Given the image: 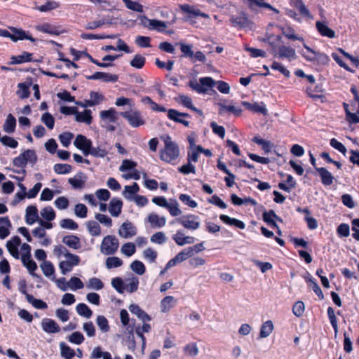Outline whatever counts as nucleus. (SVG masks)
<instances>
[{"instance_id":"1","label":"nucleus","mask_w":359,"mask_h":359,"mask_svg":"<svg viewBox=\"0 0 359 359\" xmlns=\"http://www.w3.org/2000/svg\"><path fill=\"white\" fill-rule=\"evenodd\" d=\"M165 147L159 152L160 159L168 163L175 161L180 155L179 147L175 142L168 137L164 141Z\"/></svg>"},{"instance_id":"2","label":"nucleus","mask_w":359,"mask_h":359,"mask_svg":"<svg viewBox=\"0 0 359 359\" xmlns=\"http://www.w3.org/2000/svg\"><path fill=\"white\" fill-rule=\"evenodd\" d=\"M120 115L125 118L133 128H139L145 125L146 121L140 110L134 109L121 112Z\"/></svg>"},{"instance_id":"3","label":"nucleus","mask_w":359,"mask_h":359,"mask_svg":"<svg viewBox=\"0 0 359 359\" xmlns=\"http://www.w3.org/2000/svg\"><path fill=\"white\" fill-rule=\"evenodd\" d=\"M119 247L118 240L115 236L108 235L104 237L101 246V252L105 255H114L118 250Z\"/></svg>"},{"instance_id":"4","label":"nucleus","mask_w":359,"mask_h":359,"mask_svg":"<svg viewBox=\"0 0 359 359\" xmlns=\"http://www.w3.org/2000/svg\"><path fill=\"white\" fill-rule=\"evenodd\" d=\"M200 83L196 80H190L188 86L198 93H205L209 88L214 86L215 82L211 77H202L199 79Z\"/></svg>"},{"instance_id":"5","label":"nucleus","mask_w":359,"mask_h":359,"mask_svg":"<svg viewBox=\"0 0 359 359\" xmlns=\"http://www.w3.org/2000/svg\"><path fill=\"white\" fill-rule=\"evenodd\" d=\"M177 221L187 229L196 230L200 226L198 217L192 214L178 218L177 219Z\"/></svg>"},{"instance_id":"6","label":"nucleus","mask_w":359,"mask_h":359,"mask_svg":"<svg viewBox=\"0 0 359 359\" xmlns=\"http://www.w3.org/2000/svg\"><path fill=\"white\" fill-rule=\"evenodd\" d=\"M92 144V141L83 135H78L74 142L75 147L83 151L85 156L89 154Z\"/></svg>"},{"instance_id":"7","label":"nucleus","mask_w":359,"mask_h":359,"mask_svg":"<svg viewBox=\"0 0 359 359\" xmlns=\"http://www.w3.org/2000/svg\"><path fill=\"white\" fill-rule=\"evenodd\" d=\"M168 118L176 123H181L184 125L185 127L189 126V121H186L184 119L181 118L180 117L184 118H190L191 116L188 113L180 112L176 109H170L168 110Z\"/></svg>"},{"instance_id":"8","label":"nucleus","mask_w":359,"mask_h":359,"mask_svg":"<svg viewBox=\"0 0 359 359\" xmlns=\"http://www.w3.org/2000/svg\"><path fill=\"white\" fill-rule=\"evenodd\" d=\"M180 10L189 15L188 18L191 17H201L204 19L209 18V15L202 12L199 8L194 6H191L189 4H182L180 6Z\"/></svg>"},{"instance_id":"9","label":"nucleus","mask_w":359,"mask_h":359,"mask_svg":"<svg viewBox=\"0 0 359 359\" xmlns=\"http://www.w3.org/2000/svg\"><path fill=\"white\" fill-rule=\"evenodd\" d=\"M231 25L237 29H243L248 27L250 20L247 13L241 12L238 15H232L229 20Z\"/></svg>"},{"instance_id":"10","label":"nucleus","mask_w":359,"mask_h":359,"mask_svg":"<svg viewBox=\"0 0 359 359\" xmlns=\"http://www.w3.org/2000/svg\"><path fill=\"white\" fill-rule=\"evenodd\" d=\"M42 330L48 334H55L60 331V325L53 319L44 318L41 323Z\"/></svg>"},{"instance_id":"11","label":"nucleus","mask_w":359,"mask_h":359,"mask_svg":"<svg viewBox=\"0 0 359 359\" xmlns=\"http://www.w3.org/2000/svg\"><path fill=\"white\" fill-rule=\"evenodd\" d=\"M86 78L88 80L101 79L103 81L107 82V83H109V82L115 83V82L118 81V75L111 74L106 73V72H97L92 75L86 76Z\"/></svg>"},{"instance_id":"12","label":"nucleus","mask_w":359,"mask_h":359,"mask_svg":"<svg viewBox=\"0 0 359 359\" xmlns=\"http://www.w3.org/2000/svg\"><path fill=\"white\" fill-rule=\"evenodd\" d=\"M118 233L120 236L128 238H131L136 235L137 233V229L136 227L132 224V222L129 221H126L122 224L121 226Z\"/></svg>"},{"instance_id":"13","label":"nucleus","mask_w":359,"mask_h":359,"mask_svg":"<svg viewBox=\"0 0 359 359\" xmlns=\"http://www.w3.org/2000/svg\"><path fill=\"white\" fill-rule=\"evenodd\" d=\"M9 29L12 32V37L11 40L14 42H16L19 40H29L32 42H35L36 39L33 38L32 35H29V33H27L25 30L22 29H18L14 27H11Z\"/></svg>"},{"instance_id":"14","label":"nucleus","mask_w":359,"mask_h":359,"mask_svg":"<svg viewBox=\"0 0 359 359\" xmlns=\"http://www.w3.org/2000/svg\"><path fill=\"white\" fill-rule=\"evenodd\" d=\"M290 5L296 8L302 17L308 19L313 18V15L311 14L309 10L305 6L302 0H292L290 2Z\"/></svg>"},{"instance_id":"15","label":"nucleus","mask_w":359,"mask_h":359,"mask_svg":"<svg viewBox=\"0 0 359 359\" xmlns=\"http://www.w3.org/2000/svg\"><path fill=\"white\" fill-rule=\"evenodd\" d=\"M316 171L318 172L320 177L321 183L324 186H330L333 184L334 177L325 168H316Z\"/></svg>"},{"instance_id":"16","label":"nucleus","mask_w":359,"mask_h":359,"mask_svg":"<svg viewBox=\"0 0 359 359\" xmlns=\"http://www.w3.org/2000/svg\"><path fill=\"white\" fill-rule=\"evenodd\" d=\"M316 27L318 33L323 36L333 39L336 36L335 32L330 28L325 22L317 21L316 22Z\"/></svg>"},{"instance_id":"17","label":"nucleus","mask_w":359,"mask_h":359,"mask_svg":"<svg viewBox=\"0 0 359 359\" xmlns=\"http://www.w3.org/2000/svg\"><path fill=\"white\" fill-rule=\"evenodd\" d=\"M123 201L117 198H112L109 205V211L113 217H118L121 213Z\"/></svg>"},{"instance_id":"18","label":"nucleus","mask_w":359,"mask_h":359,"mask_svg":"<svg viewBox=\"0 0 359 359\" xmlns=\"http://www.w3.org/2000/svg\"><path fill=\"white\" fill-rule=\"evenodd\" d=\"M274 219L279 222H282V219L278 216L273 210L269 211H264L263 212V220L264 222L270 225L271 227L278 229V226L274 221Z\"/></svg>"},{"instance_id":"19","label":"nucleus","mask_w":359,"mask_h":359,"mask_svg":"<svg viewBox=\"0 0 359 359\" xmlns=\"http://www.w3.org/2000/svg\"><path fill=\"white\" fill-rule=\"evenodd\" d=\"M129 311L137 317L142 320L143 322H148L151 320V318L143 309H142L137 304H132L128 307Z\"/></svg>"},{"instance_id":"20","label":"nucleus","mask_w":359,"mask_h":359,"mask_svg":"<svg viewBox=\"0 0 359 359\" xmlns=\"http://www.w3.org/2000/svg\"><path fill=\"white\" fill-rule=\"evenodd\" d=\"M39 219L38 209L35 205H29L26 208L25 221L29 225L33 224Z\"/></svg>"},{"instance_id":"21","label":"nucleus","mask_w":359,"mask_h":359,"mask_svg":"<svg viewBox=\"0 0 359 359\" xmlns=\"http://www.w3.org/2000/svg\"><path fill=\"white\" fill-rule=\"evenodd\" d=\"M62 242L69 248L74 250H79L81 248L80 239L75 235H67L64 236Z\"/></svg>"},{"instance_id":"22","label":"nucleus","mask_w":359,"mask_h":359,"mask_svg":"<svg viewBox=\"0 0 359 359\" xmlns=\"http://www.w3.org/2000/svg\"><path fill=\"white\" fill-rule=\"evenodd\" d=\"M220 220L226 225L234 226L240 229H244L245 228V223L236 218L230 217L226 215H219Z\"/></svg>"},{"instance_id":"23","label":"nucleus","mask_w":359,"mask_h":359,"mask_svg":"<svg viewBox=\"0 0 359 359\" xmlns=\"http://www.w3.org/2000/svg\"><path fill=\"white\" fill-rule=\"evenodd\" d=\"M147 221L151 224L154 228H161L165 225L166 220L164 217H159L156 213H151L147 217Z\"/></svg>"},{"instance_id":"24","label":"nucleus","mask_w":359,"mask_h":359,"mask_svg":"<svg viewBox=\"0 0 359 359\" xmlns=\"http://www.w3.org/2000/svg\"><path fill=\"white\" fill-rule=\"evenodd\" d=\"M16 128V119L12 114H9L3 125L4 132L7 133H13Z\"/></svg>"},{"instance_id":"25","label":"nucleus","mask_w":359,"mask_h":359,"mask_svg":"<svg viewBox=\"0 0 359 359\" xmlns=\"http://www.w3.org/2000/svg\"><path fill=\"white\" fill-rule=\"evenodd\" d=\"M11 65L22 64L29 62L33 60L32 53L24 51L21 55H13L11 57Z\"/></svg>"},{"instance_id":"26","label":"nucleus","mask_w":359,"mask_h":359,"mask_svg":"<svg viewBox=\"0 0 359 359\" xmlns=\"http://www.w3.org/2000/svg\"><path fill=\"white\" fill-rule=\"evenodd\" d=\"M242 105L245 107L247 109L254 112V113H259L265 115L267 112V109L264 106H261L258 103H250L247 101H243L241 102Z\"/></svg>"},{"instance_id":"27","label":"nucleus","mask_w":359,"mask_h":359,"mask_svg":"<svg viewBox=\"0 0 359 359\" xmlns=\"http://www.w3.org/2000/svg\"><path fill=\"white\" fill-rule=\"evenodd\" d=\"M279 57H286L289 60L296 58V53L294 48L285 46H281L278 48Z\"/></svg>"},{"instance_id":"28","label":"nucleus","mask_w":359,"mask_h":359,"mask_svg":"<svg viewBox=\"0 0 359 359\" xmlns=\"http://www.w3.org/2000/svg\"><path fill=\"white\" fill-rule=\"evenodd\" d=\"M36 29L41 32L47 33L50 35H59L60 34L58 27L50 23H44L41 25H39L36 27Z\"/></svg>"},{"instance_id":"29","label":"nucleus","mask_w":359,"mask_h":359,"mask_svg":"<svg viewBox=\"0 0 359 359\" xmlns=\"http://www.w3.org/2000/svg\"><path fill=\"white\" fill-rule=\"evenodd\" d=\"M282 34L287 39L293 40V41L297 40V41H300L302 42L304 41L303 37L296 34L295 30L290 26H287L285 27H283L282 28Z\"/></svg>"},{"instance_id":"30","label":"nucleus","mask_w":359,"mask_h":359,"mask_svg":"<svg viewBox=\"0 0 359 359\" xmlns=\"http://www.w3.org/2000/svg\"><path fill=\"white\" fill-rule=\"evenodd\" d=\"M343 107L345 111L346 114V120L350 123V124H356L359 123V116L356 115L355 113H352L349 107L350 104L344 102Z\"/></svg>"},{"instance_id":"31","label":"nucleus","mask_w":359,"mask_h":359,"mask_svg":"<svg viewBox=\"0 0 359 359\" xmlns=\"http://www.w3.org/2000/svg\"><path fill=\"white\" fill-rule=\"evenodd\" d=\"M139 191L140 187L138 184L137 182H133L131 186H125L123 195L126 199L131 200L133 198V196Z\"/></svg>"},{"instance_id":"32","label":"nucleus","mask_w":359,"mask_h":359,"mask_svg":"<svg viewBox=\"0 0 359 359\" xmlns=\"http://www.w3.org/2000/svg\"><path fill=\"white\" fill-rule=\"evenodd\" d=\"M75 119L77 122L90 124L93 120L91 111L90 109H85L83 113H79L77 111Z\"/></svg>"},{"instance_id":"33","label":"nucleus","mask_w":359,"mask_h":359,"mask_svg":"<svg viewBox=\"0 0 359 359\" xmlns=\"http://www.w3.org/2000/svg\"><path fill=\"white\" fill-rule=\"evenodd\" d=\"M100 118L104 121H109V122L115 123L117 120L116 111L114 108L101 111Z\"/></svg>"},{"instance_id":"34","label":"nucleus","mask_w":359,"mask_h":359,"mask_svg":"<svg viewBox=\"0 0 359 359\" xmlns=\"http://www.w3.org/2000/svg\"><path fill=\"white\" fill-rule=\"evenodd\" d=\"M273 324L271 320L264 322L260 328L259 336L261 338H266L270 335L273 330Z\"/></svg>"},{"instance_id":"35","label":"nucleus","mask_w":359,"mask_h":359,"mask_svg":"<svg viewBox=\"0 0 359 359\" xmlns=\"http://www.w3.org/2000/svg\"><path fill=\"white\" fill-rule=\"evenodd\" d=\"M175 302L172 296H166L161 301V310L162 312L166 313L170 310Z\"/></svg>"},{"instance_id":"36","label":"nucleus","mask_w":359,"mask_h":359,"mask_svg":"<svg viewBox=\"0 0 359 359\" xmlns=\"http://www.w3.org/2000/svg\"><path fill=\"white\" fill-rule=\"evenodd\" d=\"M306 93L309 97L316 99L322 97L323 90L321 87L318 85L315 86H310L306 87Z\"/></svg>"},{"instance_id":"37","label":"nucleus","mask_w":359,"mask_h":359,"mask_svg":"<svg viewBox=\"0 0 359 359\" xmlns=\"http://www.w3.org/2000/svg\"><path fill=\"white\" fill-rule=\"evenodd\" d=\"M151 330V325L146 322H144L142 326L138 325L135 327V331L136 334L142 339V344L146 342V338L144 336V332H149Z\"/></svg>"},{"instance_id":"38","label":"nucleus","mask_w":359,"mask_h":359,"mask_svg":"<svg viewBox=\"0 0 359 359\" xmlns=\"http://www.w3.org/2000/svg\"><path fill=\"white\" fill-rule=\"evenodd\" d=\"M76 309L78 314L81 316L90 318L93 315L92 310L84 303L77 304Z\"/></svg>"},{"instance_id":"39","label":"nucleus","mask_w":359,"mask_h":359,"mask_svg":"<svg viewBox=\"0 0 359 359\" xmlns=\"http://www.w3.org/2000/svg\"><path fill=\"white\" fill-rule=\"evenodd\" d=\"M224 111L232 113L236 116H240L242 114V109L240 107L233 105L220 104L219 114H222Z\"/></svg>"},{"instance_id":"40","label":"nucleus","mask_w":359,"mask_h":359,"mask_svg":"<svg viewBox=\"0 0 359 359\" xmlns=\"http://www.w3.org/2000/svg\"><path fill=\"white\" fill-rule=\"evenodd\" d=\"M61 355L65 359H71L74 357L76 353L74 349L67 346L65 342L60 344Z\"/></svg>"},{"instance_id":"41","label":"nucleus","mask_w":359,"mask_h":359,"mask_svg":"<svg viewBox=\"0 0 359 359\" xmlns=\"http://www.w3.org/2000/svg\"><path fill=\"white\" fill-rule=\"evenodd\" d=\"M27 300L37 309H46L48 307V305L45 302L41 299H35L32 294H27Z\"/></svg>"},{"instance_id":"42","label":"nucleus","mask_w":359,"mask_h":359,"mask_svg":"<svg viewBox=\"0 0 359 359\" xmlns=\"http://www.w3.org/2000/svg\"><path fill=\"white\" fill-rule=\"evenodd\" d=\"M90 102L88 103L90 106H96L104 100V96L97 92L90 91Z\"/></svg>"},{"instance_id":"43","label":"nucleus","mask_w":359,"mask_h":359,"mask_svg":"<svg viewBox=\"0 0 359 359\" xmlns=\"http://www.w3.org/2000/svg\"><path fill=\"white\" fill-rule=\"evenodd\" d=\"M304 48L306 50V52L302 53V55L304 58L309 62L315 63V58L316 57L318 51H316L308 46L306 43H304Z\"/></svg>"},{"instance_id":"44","label":"nucleus","mask_w":359,"mask_h":359,"mask_svg":"<svg viewBox=\"0 0 359 359\" xmlns=\"http://www.w3.org/2000/svg\"><path fill=\"white\" fill-rule=\"evenodd\" d=\"M123 263L122 259L118 257H109L105 262L106 267L109 269L120 267Z\"/></svg>"},{"instance_id":"45","label":"nucleus","mask_w":359,"mask_h":359,"mask_svg":"<svg viewBox=\"0 0 359 359\" xmlns=\"http://www.w3.org/2000/svg\"><path fill=\"white\" fill-rule=\"evenodd\" d=\"M87 228L90 234L93 236H97L101 233V228L99 224L95 221H88L87 222Z\"/></svg>"},{"instance_id":"46","label":"nucleus","mask_w":359,"mask_h":359,"mask_svg":"<svg viewBox=\"0 0 359 359\" xmlns=\"http://www.w3.org/2000/svg\"><path fill=\"white\" fill-rule=\"evenodd\" d=\"M18 90L17 91V95L21 99H25L29 97L30 91L29 85L25 83H20L18 85Z\"/></svg>"},{"instance_id":"47","label":"nucleus","mask_w":359,"mask_h":359,"mask_svg":"<svg viewBox=\"0 0 359 359\" xmlns=\"http://www.w3.org/2000/svg\"><path fill=\"white\" fill-rule=\"evenodd\" d=\"M122 1L125 4L126 7L129 10H131L133 11L139 12V13H142L144 11L143 6L142 4H140L139 2L133 1L132 0H122Z\"/></svg>"},{"instance_id":"48","label":"nucleus","mask_w":359,"mask_h":359,"mask_svg":"<svg viewBox=\"0 0 359 359\" xmlns=\"http://www.w3.org/2000/svg\"><path fill=\"white\" fill-rule=\"evenodd\" d=\"M97 325L102 332H107L110 330L109 321L104 316L100 315L96 319Z\"/></svg>"},{"instance_id":"49","label":"nucleus","mask_w":359,"mask_h":359,"mask_svg":"<svg viewBox=\"0 0 359 359\" xmlns=\"http://www.w3.org/2000/svg\"><path fill=\"white\" fill-rule=\"evenodd\" d=\"M180 50L182 53L181 57H189L191 60H193L194 57V51L192 50L193 45L192 44H185L180 43Z\"/></svg>"},{"instance_id":"50","label":"nucleus","mask_w":359,"mask_h":359,"mask_svg":"<svg viewBox=\"0 0 359 359\" xmlns=\"http://www.w3.org/2000/svg\"><path fill=\"white\" fill-rule=\"evenodd\" d=\"M41 215L44 219L48 222L55 218V212L51 206L43 208L41 211Z\"/></svg>"},{"instance_id":"51","label":"nucleus","mask_w":359,"mask_h":359,"mask_svg":"<svg viewBox=\"0 0 359 359\" xmlns=\"http://www.w3.org/2000/svg\"><path fill=\"white\" fill-rule=\"evenodd\" d=\"M146 59L144 56L136 54L130 64L133 67L136 69H142L145 65Z\"/></svg>"},{"instance_id":"52","label":"nucleus","mask_w":359,"mask_h":359,"mask_svg":"<svg viewBox=\"0 0 359 359\" xmlns=\"http://www.w3.org/2000/svg\"><path fill=\"white\" fill-rule=\"evenodd\" d=\"M41 270L43 273V274L47 276L50 277V276L53 275L55 273V268L53 264L50 261H44L41 264Z\"/></svg>"},{"instance_id":"53","label":"nucleus","mask_w":359,"mask_h":359,"mask_svg":"<svg viewBox=\"0 0 359 359\" xmlns=\"http://www.w3.org/2000/svg\"><path fill=\"white\" fill-rule=\"evenodd\" d=\"M53 170L57 174H67L72 170V165L66 163H56L53 166Z\"/></svg>"},{"instance_id":"54","label":"nucleus","mask_w":359,"mask_h":359,"mask_svg":"<svg viewBox=\"0 0 359 359\" xmlns=\"http://www.w3.org/2000/svg\"><path fill=\"white\" fill-rule=\"evenodd\" d=\"M87 287L93 290H100L104 287V283L100 278L93 277L88 280Z\"/></svg>"},{"instance_id":"55","label":"nucleus","mask_w":359,"mask_h":359,"mask_svg":"<svg viewBox=\"0 0 359 359\" xmlns=\"http://www.w3.org/2000/svg\"><path fill=\"white\" fill-rule=\"evenodd\" d=\"M131 269L138 275H142L146 271L144 264L139 260L133 261L130 264Z\"/></svg>"},{"instance_id":"56","label":"nucleus","mask_w":359,"mask_h":359,"mask_svg":"<svg viewBox=\"0 0 359 359\" xmlns=\"http://www.w3.org/2000/svg\"><path fill=\"white\" fill-rule=\"evenodd\" d=\"M144 18L149 21V27H151L152 29H157L158 32H162L165 28L167 27L166 23L158 20H149L147 19L146 17Z\"/></svg>"},{"instance_id":"57","label":"nucleus","mask_w":359,"mask_h":359,"mask_svg":"<svg viewBox=\"0 0 359 359\" xmlns=\"http://www.w3.org/2000/svg\"><path fill=\"white\" fill-rule=\"evenodd\" d=\"M23 158L26 161V163H31L35 164L37 162V156L34 150L27 149L22 153Z\"/></svg>"},{"instance_id":"58","label":"nucleus","mask_w":359,"mask_h":359,"mask_svg":"<svg viewBox=\"0 0 359 359\" xmlns=\"http://www.w3.org/2000/svg\"><path fill=\"white\" fill-rule=\"evenodd\" d=\"M68 340L72 344L79 345L84 341L85 338L81 332H74L68 337Z\"/></svg>"},{"instance_id":"59","label":"nucleus","mask_w":359,"mask_h":359,"mask_svg":"<svg viewBox=\"0 0 359 359\" xmlns=\"http://www.w3.org/2000/svg\"><path fill=\"white\" fill-rule=\"evenodd\" d=\"M60 226L63 229L76 230L78 229V224L69 218L63 219L60 221Z\"/></svg>"},{"instance_id":"60","label":"nucleus","mask_w":359,"mask_h":359,"mask_svg":"<svg viewBox=\"0 0 359 359\" xmlns=\"http://www.w3.org/2000/svg\"><path fill=\"white\" fill-rule=\"evenodd\" d=\"M136 251L135 245L133 243H126L121 247V252L127 257L132 256Z\"/></svg>"},{"instance_id":"61","label":"nucleus","mask_w":359,"mask_h":359,"mask_svg":"<svg viewBox=\"0 0 359 359\" xmlns=\"http://www.w3.org/2000/svg\"><path fill=\"white\" fill-rule=\"evenodd\" d=\"M304 304L302 301H297L292 306V313L297 317H301L304 312Z\"/></svg>"},{"instance_id":"62","label":"nucleus","mask_w":359,"mask_h":359,"mask_svg":"<svg viewBox=\"0 0 359 359\" xmlns=\"http://www.w3.org/2000/svg\"><path fill=\"white\" fill-rule=\"evenodd\" d=\"M0 141L4 145L11 147L12 149L17 148L18 146V141L10 136L4 135L1 138Z\"/></svg>"},{"instance_id":"63","label":"nucleus","mask_w":359,"mask_h":359,"mask_svg":"<svg viewBox=\"0 0 359 359\" xmlns=\"http://www.w3.org/2000/svg\"><path fill=\"white\" fill-rule=\"evenodd\" d=\"M41 121L47 126L48 128L52 130L55 126V119L53 116L48 112H46L42 115Z\"/></svg>"},{"instance_id":"64","label":"nucleus","mask_w":359,"mask_h":359,"mask_svg":"<svg viewBox=\"0 0 359 359\" xmlns=\"http://www.w3.org/2000/svg\"><path fill=\"white\" fill-rule=\"evenodd\" d=\"M337 233L339 237H348L350 234V227L348 224L341 223L337 228Z\"/></svg>"}]
</instances>
